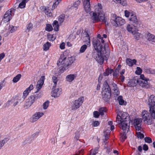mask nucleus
<instances>
[{"label": "nucleus", "instance_id": "1", "mask_svg": "<svg viewBox=\"0 0 155 155\" xmlns=\"http://www.w3.org/2000/svg\"><path fill=\"white\" fill-rule=\"evenodd\" d=\"M117 113L116 121L120 127L126 132L128 131L130 121L128 114L120 111H117Z\"/></svg>", "mask_w": 155, "mask_h": 155}, {"label": "nucleus", "instance_id": "2", "mask_svg": "<svg viewBox=\"0 0 155 155\" xmlns=\"http://www.w3.org/2000/svg\"><path fill=\"white\" fill-rule=\"evenodd\" d=\"M75 60V57H67L64 54H61L57 62L58 65L62 67L60 71L63 72L68 69Z\"/></svg>", "mask_w": 155, "mask_h": 155}, {"label": "nucleus", "instance_id": "3", "mask_svg": "<svg viewBox=\"0 0 155 155\" xmlns=\"http://www.w3.org/2000/svg\"><path fill=\"white\" fill-rule=\"evenodd\" d=\"M95 10L93 12L91 16L92 19L94 22H103L106 23L107 21V18L102 10L101 5L98 3L94 7Z\"/></svg>", "mask_w": 155, "mask_h": 155}, {"label": "nucleus", "instance_id": "4", "mask_svg": "<svg viewBox=\"0 0 155 155\" xmlns=\"http://www.w3.org/2000/svg\"><path fill=\"white\" fill-rule=\"evenodd\" d=\"M94 48L96 50L97 53L94 58L96 61L100 64H102L104 61L102 49H104L103 47L100 44V41L98 40L94 41L93 43Z\"/></svg>", "mask_w": 155, "mask_h": 155}, {"label": "nucleus", "instance_id": "5", "mask_svg": "<svg viewBox=\"0 0 155 155\" xmlns=\"http://www.w3.org/2000/svg\"><path fill=\"white\" fill-rule=\"evenodd\" d=\"M111 96L110 90L107 82L105 81L103 84L102 89V98L105 101H108Z\"/></svg>", "mask_w": 155, "mask_h": 155}, {"label": "nucleus", "instance_id": "6", "mask_svg": "<svg viewBox=\"0 0 155 155\" xmlns=\"http://www.w3.org/2000/svg\"><path fill=\"white\" fill-rule=\"evenodd\" d=\"M124 16L129 18V20L137 25L139 24V20L136 14L131 11L126 10L124 11Z\"/></svg>", "mask_w": 155, "mask_h": 155}, {"label": "nucleus", "instance_id": "7", "mask_svg": "<svg viewBox=\"0 0 155 155\" xmlns=\"http://www.w3.org/2000/svg\"><path fill=\"white\" fill-rule=\"evenodd\" d=\"M111 20L113 24L115 26H121L125 23L124 19L120 17L117 16L115 14L113 15Z\"/></svg>", "mask_w": 155, "mask_h": 155}, {"label": "nucleus", "instance_id": "8", "mask_svg": "<svg viewBox=\"0 0 155 155\" xmlns=\"http://www.w3.org/2000/svg\"><path fill=\"white\" fill-rule=\"evenodd\" d=\"M40 97L39 94H36L35 95H31L26 100V102L25 104L24 107L27 108L34 102L35 99H37Z\"/></svg>", "mask_w": 155, "mask_h": 155}, {"label": "nucleus", "instance_id": "9", "mask_svg": "<svg viewBox=\"0 0 155 155\" xmlns=\"http://www.w3.org/2000/svg\"><path fill=\"white\" fill-rule=\"evenodd\" d=\"M84 100V98L83 97H80L75 100L71 106L72 109L76 110L78 108L82 105Z\"/></svg>", "mask_w": 155, "mask_h": 155}, {"label": "nucleus", "instance_id": "10", "mask_svg": "<svg viewBox=\"0 0 155 155\" xmlns=\"http://www.w3.org/2000/svg\"><path fill=\"white\" fill-rule=\"evenodd\" d=\"M12 16V10L11 9H9L6 12L4 15L2 20L4 22H7L11 20Z\"/></svg>", "mask_w": 155, "mask_h": 155}, {"label": "nucleus", "instance_id": "11", "mask_svg": "<svg viewBox=\"0 0 155 155\" xmlns=\"http://www.w3.org/2000/svg\"><path fill=\"white\" fill-rule=\"evenodd\" d=\"M141 115L142 119L144 121H147L148 122L149 121L151 120V116L150 114L147 110H143L142 112Z\"/></svg>", "mask_w": 155, "mask_h": 155}, {"label": "nucleus", "instance_id": "12", "mask_svg": "<svg viewBox=\"0 0 155 155\" xmlns=\"http://www.w3.org/2000/svg\"><path fill=\"white\" fill-rule=\"evenodd\" d=\"M142 121L141 119L136 118L134 119V125L136 130L139 131L141 130Z\"/></svg>", "mask_w": 155, "mask_h": 155}, {"label": "nucleus", "instance_id": "13", "mask_svg": "<svg viewBox=\"0 0 155 155\" xmlns=\"http://www.w3.org/2000/svg\"><path fill=\"white\" fill-rule=\"evenodd\" d=\"M139 79L137 76L134 77L132 79L130 80L128 83L127 85L129 87L136 86L137 84H139Z\"/></svg>", "mask_w": 155, "mask_h": 155}, {"label": "nucleus", "instance_id": "14", "mask_svg": "<svg viewBox=\"0 0 155 155\" xmlns=\"http://www.w3.org/2000/svg\"><path fill=\"white\" fill-rule=\"evenodd\" d=\"M45 79V77L44 76H42L41 77L40 79L38 81L36 87L37 91L35 92V93H38L41 88L44 84Z\"/></svg>", "mask_w": 155, "mask_h": 155}, {"label": "nucleus", "instance_id": "15", "mask_svg": "<svg viewBox=\"0 0 155 155\" xmlns=\"http://www.w3.org/2000/svg\"><path fill=\"white\" fill-rule=\"evenodd\" d=\"M90 0H83L84 8L87 13L90 12L91 11Z\"/></svg>", "mask_w": 155, "mask_h": 155}, {"label": "nucleus", "instance_id": "16", "mask_svg": "<svg viewBox=\"0 0 155 155\" xmlns=\"http://www.w3.org/2000/svg\"><path fill=\"white\" fill-rule=\"evenodd\" d=\"M44 115V113L42 112H38L35 113L30 119L31 121L32 122H35L39 119Z\"/></svg>", "mask_w": 155, "mask_h": 155}, {"label": "nucleus", "instance_id": "17", "mask_svg": "<svg viewBox=\"0 0 155 155\" xmlns=\"http://www.w3.org/2000/svg\"><path fill=\"white\" fill-rule=\"evenodd\" d=\"M51 92L52 96L54 97H59L61 93L62 89L61 88H58L53 89Z\"/></svg>", "mask_w": 155, "mask_h": 155}, {"label": "nucleus", "instance_id": "18", "mask_svg": "<svg viewBox=\"0 0 155 155\" xmlns=\"http://www.w3.org/2000/svg\"><path fill=\"white\" fill-rule=\"evenodd\" d=\"M148 104L150 108L154 107L155 105V96L154 95L150 96L148 100Z\"/></svg>", "mask_w": 155, "mask_h": 155}, {"label": "nucleus", "instance_id": "19", "mask_svg": "<svg viewBox=\"0 0 155 155\" xmlns=\"http://www.w3.org/2000/svg\"><path fill=\"white\" fill-rule=\"evenodd\" d=\"M149 81L147 80L144 81H140V79H139V84L143 87L147 89L150 88L152 87V86L148 83V81Z\"/></svg>", "mask_w": 155, "mask_h": 155}, {"label": "nucleus", "instance_id": "20", "mask_svg": "<svg viewBox=\"0 0 155 155\" xmlns=\"http://www.w3.org/2000/svg\"><path fill=\"white\" fill-rule=\"evenodd\" d=\"M76 75L74 74H70L67 75L65 78V80L67 82L71 83L74 80Z\"/></svg>", "mask_w": 155, "mask_h": 155}, {"label": "nucleus", "instance_id": "21", "mask_svg": "<svg viewBox=\"0 0 155 155\" xmlns=\"http://www.w3.org/2000/svg\"><path fill=\"white\" fill-rule=\"evenodd\" d=\"M8 137L3 138V136L0 134V149L9 140Z\"/></svg>", "mask_w": 155, "mask_h": 155}, {"label": "nucleus", "instance_id": "22", "mask_svg": "<svg viewBox=\"0 0 155 155\" xmlns=\"http://www.w3.org/2000/svg\"><path fill=\"white\" fill-rule=\"evenodd\" d=\"M34 88V87L32 84L30 85L27 88L23 93V98H25L28 95L29 93L31 92V91Z\"/></svg>", "mask_w": 155, "mask_h": 155}, {"label": "nucleus", "instance_id": "23", "mask_svg": "<svg viewBox=\"0 0 155 155\" xmlns=\"http://www.w3.org/2000/svg\"><path fill=\"white\" fill-rule=\"evenodd\" d=\"M147 40L150 41L155 42V36L150 33H148L146 35Z\"/></svg>", "mask_w": 155, "mask_h": 155}, {"label": "nucleus", "instance_id": "24", "mask_svg": "<svg viewBox=\"0 0 155 155\" xmlns=\"http://www.w3.org/2000/svg\"><path fill=\"white\" fill-rule=\"evenodd\" d=\"M126 61L127 64L130 67H132L137 62L135 59L132 60L130 58H127Z\"/></svg>", "mask_w": 155, "mask_h": 155}, {"label": "nucleus", "instance_id": "25", "mask_svg": "<svg viewBox=\"0 0 155 155\" xmlns=\"http://www.w3.org/2000/svg\"><path fill=\"white\" fill-rule=\"evenodd\" d=\"M85 36L84 37V41L89 46H90V39L88 34L86 32L84 34Z\"/></svg>", "mask_w": 155, "mask_h": 155}, {"label": "nucleus", "instance_id": "26", "mask_svg": "<svg viewBox=\"0 0 155 155\" xmlns=\"http://www.w3.org/2000/svg\"><path fill=\"white\" fill-rule=\"evenodd\" d=\"M138 30L137 29H135L134 31L132 32V34L134 35V38L135 39L138 40L140 38V34L138 32Z\"/></svg>", "mask_w": 155, "mask_h": 155}, {"label": "nucleus", "instance_id": "27", "mask_svg": "<svg viewBox=\"0 0 155 155\" xmlns=\"http://www.w3.org/2000/svg\"><path fill=\"white\" fill-rule=\"evenodd\" d=\"M117 100L118 101L120 105H126L127 104V102L123 99L122 96H119L117 97Z\"/></svg>", "mask_w": 155, "mask_h": 155}, {"label": "nucleus", "instance_id": "28", "mask_svg": "<svg viewBox=\"0 0 155 155\" xmlns=\"http://www.w3.org/2000/svg\"><path fill=\"white\" fill-rule=\"evenodd\" d=\"M144 71L147 74H155V69H152L150 68H146Z\"/></svg>", "mask_w": 155, "mask_h": 155}, {"label": "nucleus", "instance_id": "29", "mask_svg": "<svg viewBox=\"0 0 155 155\" xmlns=\"http://www.w3.org/2000/svg\"><path fill=\"white\" fill-rule=\"evenodd\" d=\"M51 44L48 42H47L43 45V50L44 51H47L48 50L51 46Z\"/></svg>", "mask_w": 155, "mask_h": 155}, {"label": "nucleus", "instance_id": "30", "mask_svg": "<svg viewBox=\"0 0 155 155\" xmlns=\"http://www.w3.org/2000/svg\"><path fill=\"white\" fill-rule=\"evenodd\" d=\"M127 30L128 31L132 34V32L134 31V30L137 29L133 25L132 26L130 25H128L127 26Z\"/></svg>", "mask_w": 155, "mask_h": 155}, {"label": "nucleus", "instance_id": "31", "mask_svg": "<svg viewBox=\"0 0 155 155\" xmlns=\"http://www.w3.org/2000/svg\"><path fill=\"white\" fill-rule=\"evenodd\" d=\"M113 70L112 69L107 68L105 70V72L103 74V75L104 76H108L109 74H111L113 72Z\"/></svg>", "mask_w": 155, "mask_h": 155}, {"label": "nucleus", "instance_id": "32", "mask_svg": "<svg viewBox=\"0 0 155 155\" xmlns=\"http://www.w3.org/2000/svg\"><path fill=\"white\" fill-rule=\"evenodd\" d=\"M80 3V2L79 0H78L75 2L73 5L71 7V9L74 10H77Z\"/></svg>", "mask_w": 155, "mask_h": 155}, {"label": "nucleus", "instance_id": "33", "mask_svg": "<svg viewBox=\"0 0 155 155\" xmlns=\"http://www.w3.org/2000/svg\"><path fill=\"white\" fill-rule=\"evenodd\" d=\"M53 26L54 28V30L57 31L59 30V25L58 22L56 20L54 21L53 24Z\"/></svg>", "mask_w": 155, "mask_h": 155}, {"label": "nucleus", "instance_id": "34", "mask_svg": "<svg viewBox=\"0 0 155 155\" xmlns=\"http://www.w3.org/2000/svg\"><path fill=\"white\" fill-rule=\"evenodd\" d=\"M21 75L20 74H17L13 78L12 80V81L14 83L17 82L20 79L21 77Z\"/></svg>", "mask_w": 155, "mask_h": 155}, {"label": "nucleus", "instance_id": "35", "mask_svg": "<svg viewBox=\"0 0 155 155\" xmlns=\"http://www.w3.org/2000/svg\"><path fill=\"white\" fill-rule=\"evenodd\" d=\"M61 1L62 0H54V3L52 7V9H55Z\"/></svg>", "mask_w": 155, "mask_h": 155}, {"label": "nucleus", "instance_id": "36", "mask_svg": "<svg viewBox=\"0 0 155 155\" xmlns=\"http://www.w3.org/2000/svg\"><path fill=\"white\" fill-rule=\"evenodd\" d=\"M52 78L53 82L54 83L53 87L54 88H55L56 87L57 82L58 81L57 77L55 76H53Z\"/></svg>", "mask_w": 155, "mask_h": 155}, {"label": "nucleus", "instance_id": "37", "mask_svg": "<svg viewBox=\"0 0 155 155\" xmlns=\"http://www.w3.org/2000/svg\"><path fill=\"white\" fill-rule=\"evenodd\" d=\"M136 134L137 135V136L138 138H142L144 137V135L141 133V132L142 131V129H141V130L139 131L138 130H136Z\"/></svg>", "mask_w": 155, "mask_h": 155}, {"label": "nucleus", "instance_id": "38", "mask_svg": "<svg viewBox=\"0 0 155 155\" xmlns=\"http://www.w3.org/2000/svg\"><path fill=\"white\" fill-rule=\"evenodd\" d=\"M123 131H124V133H122L121 134V136L120 137L121 141L122 142H123L127 138V137H126V135L125 133L127 132H128V131H127L126 132L124 131V130H123Z\"/></svg>", "mask_w": 155, "mask_h": 155}, {"label": "nucleus", "instance_id": "39", "mask_svg": "<svg viewBox=\"0 0 155 155\" xmlns=\"http://www.w3.org/2000/svg\"><path fill=\"white\" fill-rule=\"evenodd\" d=\"M87 46L88 45H84L81 46L79 50L80 53H82L84 52L87 48Z\"/></svg>", "mask_w": 155, "mask_h": 155}, {"label": "nucleus", "instance_id": "40", "mask_svg": "<svg viewBox=\"0 0 155 155\" xmlns=\"http://www.w3.org/2000/svg\"><path fill=\"white\" fill-rule=\"evenodd\" d=\"M150 111L151 116L155 119V108L154 107L151 108H150Z\"/></svg>", "mask_w": 155, "mask_h": 155}, {"label": "nucleus", "instance_id": "41", "mask_svg": "<svg viewBox=\"0 0 155 155\" xmlns=\"http://www.w3.org/2000/svg\"><path fill=\"white\" fill-rule=\"evenodd\" d=\"M114 2H117V3L121 4L122 5L124 6L127 4V2L125 0H113Z\"/></svg>", "mask_w": 155, "mask_h": 155}, {"label": "nucleus", "instance_id": "42", "mask_svg": "<svg viewBox=\"0 0 155 155\" xmlns=\"http://www.w3.org/2000/svg\"><path fill=\"white\" fill-rule=\"evenodd\" d=\"M110 88L112 91L118 89L117 84L114 83H112L111 84H110Z\"/></svg>", "mask_w": 155, "mask_h": 155}, {"label": "nucleus", "instance_id": "43", "mask_svg": "<svg viewBox=\"0 0 155 155\" xmlns=\"http://www.w3.org/2000/svg\"><path fill=\"white\" fill-rule=\"evenodd\" d=\"M107 111V109L105 107H101L99 110V112L101 115H103L104 113L106 112Z\"/></svg>", "mask_w": 155, "mask_h": 155}, {"label": "nucleus", "instance_id": "44", "mask_svg": "<svg viewBox=\"0 0 155 155\" xmlns=\"http://www.w3.org/2000/svg\"><path fill=\"white\" fill-rule=\"evenodd\" d=\"M142 70L139 67H137L136 68V70L135 71V73L138 75H140V74L142 73Z\"/></svg>", "mask_w": 155, "mask_h": 155}, {"label": "nucleus", "instance_id": "45", "mask_svg": "<svg viewBox=\"0 0 155 155\" xmlns=\"http://www.w3.org/2000/svg\"><path fill=\"white\" fill-rule=\"evenodd\" d=\"M98 148H96L94 150H91L89 155H95L98 153Z\"/></svg>", "mask_w": 155, "mask_h": 155}, {"label": "nucleus", "instance_id": "46", "mask_svg": "<svg viewBox=\"0 0 155 155\" xmlns=\"http://www.w3.org/2000/svg\"><path fill=\"white\" fill-rule=\"evenodd\" d=\"M53 29V28L51 25L49 24H48L46 25L45 27V30L48 31H51Z\"/></svg>", "mask_w": 155, "mask_h": 155}, {"label": "nucleus", "instance_id": "47", "mask_svg": "<svg viewBox=\"0 0 155 155\" xmlns=\"http://www.w3.org/2000/svg\"><path fill=\"white\" fill-rule=\"evenodd\" d=\"M33 25L31 23H30L27 25L26 31L29 32L32 28Z\"/></svg>", "mask_w": 155, "mask_h": 155}, {"label": "nucleus", "instance_id": "48", "mask_svg": "<svg viewBox=\"0 0 155 155\" xmlns=\"http://www.w3.org/2000/svg\"><path fill=\"white\" fill-rule=\"evenodd\" d=\"M17 29V27L13 26H10L9 30L11 33H12L15 31Z\"/></svg>", "mask_w": 155, "mask_h": 155}, {"label": "nucleus", "instance_id": "49", "mask_svg": "<svg viewBox=\"0 0 155 155\" xmlns=\"http://www.w3.org/2000/svg\"><path fill=\"white\" fill-rule=\"evenodd\" d=\"M64 15H61L59 17L58 20L60 23H62L64 20Z\"/></svg>", "mask_w": 155, "mask_h": 155}, {"label": "nucleus", "instance_id": "50", "mask_svg": "<svg viewBox=\"0 0 155 155\" xmlns=\"http://www.w3.org/2000/svg\"><path fill=\"white\" fill-rule=\"evenodd\" d=\"M48 39L49 41H54L55 38L54 37L53 35H47Z\"/></svg>", "mask_w": 155, "mask_h": 155}, {"label": "nucleus", "instance_id": "51", "mask_svg": "<svg viewBox=\"0 0 155 155\" xmlns=\"http://www.w3.org/2000/svg\"><path fill=\"white\" fill-rule=\"evenodd\" d=\"M144 140L146 142L148 143H150L152 142L151 139L149 137H145L144 138Z\"/></svg>", "mask_w": 155, "mask_h": 155}, {"label": "nucleus", "instance_id": "52", "mask_svg": "<svg viewBox=\"0 0 155 155\" xmlns=\"http://www.w3.org/2000/svg\"><path fill=\"white\" fill-rule=\"evenodd\" d=\"M113 91V93L114 94V97H115L116 96H118L120 94V92L119 91L118 89Z\"/></svg>", "mask_w": 155, "mask_h": 155}, {"label": "nucleus", "instance_id": "53", "mask_svg": "<svg viewBox=\"0 0 155 155\" xmlns=\"http://www.w3.org/2000/svg\"><path fill=\"white\" fill-rule=\"evenodd\" d=\"M49 102L48 101H47L44 103L43 107L44 109H46L49 106Z\"/></svg>", "mask_w": 155, "mask_h": 155}, {"label": "nucleus", "instance_id": "54", "mask_svg": "<svg viewBox=\"0 0 155 155\" xmlns=\"http://www.w3.org/2000/svg\"><path fill=\"white\" fill-rule=\"evenodd\" d=\"M25 5L26 3L25 2L22 1L19 4L18 7L20 8H25Z\"/></svg>", "mask_w": 155, "mask_h": 155}, {"label": "nucleus", "instance_id": "55", "mask_svg": "<svg viewBox=\"0 0 155 155\" xmlns=\"http://www.w3.org/2000/svg\"><path fill=\"white\" fill-rule=\"evenodd\" d=\"M140 79L143 80V81L145 80H149V79L148 78H146L145 77L144 75L143 74H140Z\"/></svg>", "mask_w": 155, "mask_h": 155}, {"label": "nucleus", "instance_id": "56", "mask_svg": "<svg viewBox=\"0 0 155 155\" xmlns=\"http://www.w3.org/2000/svg\"><path fill=\"white\" fill-rule=\"evenodd\" d=\"M100 124V122L98 121H93L92 124V126L94 127H96L98 126Z\"/></svg>", "mask_w": 155, "mask_h": 155}, {"label": "nucleus", "instance_id": "57", "mask_svg": "<svg viewBox=\"0 0 155 155\" xmlns=\"http://www.w3.org/2000/svg\"><path fill=\"white\" fill-rule=\"evenodd\" d=\"M100 113L97 111H95L93 113L94 116L96 118L98 117L100 115Z\"/></svg>", "mask_w": 155, "mask_h": 155}, {"label": "nucleus", "instance_id": "58", "mask_svg": "<svg viewBox=\"0 0 155 155\" xmlns=\"http://www.w3.org/2000/svg\"><path fill=\"white\" fill-rule=\"evenodd\" d=\"M79 138V134L78 133H75V135L74 137V139L76 140H78Z\"/></svg>", "mask_w": 155, "mask_h": 155}, {"label": "nucleus", "instance_id": "59", "mask_svg": "<svg viewBox=\"0 0 155 155\" xmlns=\"http://www.w3.org/2000/svg\"><path fill=\"white\" fill-rule=\"evenodd\" d=\"M65 43L64 42L62 43L60 45V48L61 49H64L65 48Z\"/></svg>", "mask_w": 155, "mask_h": 155}, {"label": "nucleus", "instance_id": "60", "mask_svg": "<svg viewBox=\"0 0 155 155\" xmlns=\"http://www.w3.org/2000/svg\"><path fill=\"white\" fill-rule=\"evenodd\" d=\"M5 54L4 53L0 54V62L5 57Z\"/></svg>", "mask_w": 155, "mask_h": 155}, {"label": "nucleus", "instance_id": "61", "mask_svg": "<svg viewBox=\"0 0 155 155\" xmlns=\"http://www.w3.org/2000/svg\"><path fill=\"white\" fill-rule=\"evenodd\" d=\"M138 3H142L143 2H146L148 0H135Z\"/></svg>", "mask_w": 155, "mask_h": 155}, {"label": "nucleus", "instance_id": "62", "mask_svg": "<svg viewBox=\"0 0 155 155\" xmlns=\"http://www.w3.org/2000/svg\"><path fill=\"white\" fill-rule=\"evenodd\" d=\"M143 149L144 150H146V151L148 149V146L145 144L143 145Z\"/></svg>", "mask_w": 155, "mask_h": 155}, {"label": "nucleus", "instance_id": "63", "mask_svg": "<svg viewBox=\"0 0 155 155\" xmlns=\"http://www.w3.org/2000/svg\"><path fill=\"white\" fill-rule=\"evenodd\" d=\"M103 78V75L102 74H100L98 78V81L100 83L101 80H102V79Z\"/></svg>", "mask_w": 155, "mask_h": 155}, {"label": "nucleus", "instance_id": "64", "mask_svg": "<svg viewBox=\"0 0 155 155\" xmlns=\"http://www.w3.org/2000/svg\"><path fill=\"white\" fill-rule=\"evenodd\" d=\"M83 152L84 150H81L79 151L78 153H76L75 155H80L81 154L82 155Z\"/></svg>", "mask_w": 155, "mask_h": 155}]
</instances>
